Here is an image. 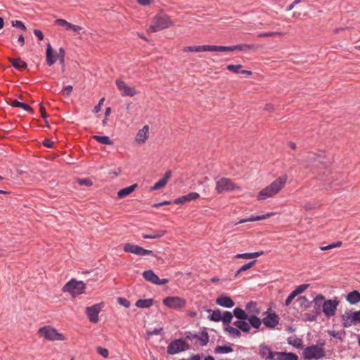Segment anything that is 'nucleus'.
I'll list each match as a JSON object with an SVG mask.
<instances>
[{"label":"nucleus","mask_w":360,"mask_h":360,"mask_svg":"<svg viewBox=\"0 0 360 360\" xmlns=\"http://www.w3.org/2000/svg\"><path fill=\"white\" fill-rule=\"evenodd\" d=\"M84 289L85 284L82 281L75 280L69 281L63 288L64 291L70 292L74 297L82 294Z\"/></svg>","instance_id":"obj_7"},{"label":"nucleus","mask_w":360,"mask_h":360,"mask_svg":"<svg viewBox=\"0 0 360 360\" xmlns=\"http://www.w3.org/2000/svg\"><path fill=\"white\" fill-rule=\"evenodd\" d=\"M288 177L283 175L274 180L270 185L263 188L257 195V200H264L269 198H273L278 194L285 186Z\"/></svg>","instance_id":"obj_1"},{"label":"nucleus","mask_w":360,"mask_h":360,"mask_svg":"<svg viewBox=\"0 0 360 360\" xmlns=\"http://www.w3.org/2000/svg\"><path fill=\"white\" fill-rule=\"evenodd\" d=\"M34 34H35V36L39 39V40H43L44 39V34L42 33V32L39 30H34Z\"/></svg>","instance_id":"obj_62"},{"label":"nucleus","mask_w":360,"mask_h":360,"mask_svg":"<svg viewBox=\"0 0 360 360\" xmlns=\"http://www.w3.org/2000/svg\"><path fill=\"white\" fill-rule=\"evenodd\" d=\"M249 321V324H250L255 328H259L261 326L262 321L257 318L255 314L248 316V319Z\"/></svg>","instance_id":"obj_32"},{"label":"nucleus","mask_w":360,"mask_h":360,"mask_svg":"<svg viewBox=\"0 0 360 360\" xmlns=\"http://www.w3.org/2000/svg\"><path fill=\"white\" fill-rule=\"evenodd\" d=\"M241 68V65H229L226 68L229 71L237 73Z\"/></svg>","instance_id":"obj_52"},{"label":"nucleus","mask_w":360,"mask_h":360,"mask_svg":"<svg viewBox=\"0 0 360 360\" xmlns=\"http://www.w3.org/2000/svg\"><path fill=\"white\" fill-rule=\"evenodd\" d=\"M195 338L202 346L206 345L209 342V335L207 332H202L199 335H195Z\"/></svg>","instance_id":"obj_35"},{"label":"nucleus","mask_w":360,"mask_h":360,"mask_svg":"<svg viewBox=\"0 0 360 360\" xmlns=\"http://www.w3.org/2000/svg\"><path fill=\"white\" fill-rule=\"evenodd\" d=\"M162 303L168 308L181 310L185 307L186 300L184 298L178 296H169L163 299Z\"/></svg>","instance_id":"obj_5"},{"label":"nucleus","mask_w":360,"mask_h":360,"mask_svg":"<svg viewBox=\"0 0 360 360\" xmlns=\"http://www.w3.org/2000/svg\"><path fill=\"white\" fill-rule=\"evenodd\" d=\"M185 197L186 198V201L190 202L191 200H195L198 199L200 197V195L196 192H191L186 195Z\"/></svg>","instance_id":"obj_45"},{"label":"nucleus","mask_w":360,"mask_h":360,"mask_svg":"<svg viewBox=\"0 0 360 360\" xmlns=\"http://www.w3.org/2000/svg\"><path fill=\"white\" fill-rule=\"evenodd\" d=\"M288 342V344L292 345L296 347H300L301 346V340L297 338H289Z\"/></svg>","instance_id":"obj_47"},{"label":"nucleus","mask_w":360,"mask_h":360,"mask_svg":"<svg viewBox=\"0 0 360 360\" xmlns=\"http://www.w3.org/2000/svg\"><path fill=\"white\" fill-rule=\"evenodd\" d=\"M214 352L216 353H220V354H227L233 352V349L230 346H217L215 347Z\"/></svg>","instance_id":"obj_37"},{"label":"nucleus","mask_w":360,"mask_h":360,"mask_svg":"<svg viewBox=\"0 0 360 360\" xmlns=\"http://www.w3.org/2000/svg\"><path fill=\"white\" fill-rule=\"evenodd\" d=\"M149 136V127L145 125L136 134L135 141L136 143L141 144L146 141Z\"/></svg>","instance_id":"obj_18"},{"label":"nucleus","mask_w":360,"mask_h":360,"mask_svg":"<svg viewBox=\"0 0 360 360\" xmlns=\"http://www.w3.org/2000/svg\"><path fill=\"white\" fill-rule=\"evenodd\" d=\"M318 158H320V156H316L315 154H313V153H309L308 155V156L307 157V163H306V166L307 167H309L310 166V162H313V161H316V159Z\"/></svg>","instance_id":"obj_49"},{"label":"nucleus","mask_w":360,"mask_h":360,"mask_svg":"<svg viewBox=\"0 0 360 360\" xmlns=\"http://www.w3.org/2000/svg\"><path fill=\"white\" fill-rule=\"evenodd\" d=\"M38 335L49 341H65L67 338L51 326H45L38 330Z\"/></svg>","instance_id":"obj_3"},{"label":"nucleus","mask_w":360,"mask_h":360,"mask_svg":"<svg viewBox=\"0 0 360 360\" xmlns=\"http://www.w3.org/2000/svg\"><path fill=\"white\" fill-rule=\"evenodd\" d=\"M274 357L275 360H298V356L291 352H277Z\"/></svg>","instance_id":"obj_20"},{"label":"nucleus","mask_w":360,"mask_h":360,"mask_svg":"<svg viewBox=\"0 0 360 360\" xmlns=\"http://www.w3.org/2000/svg\"><path fill=\"white\" fill-rule=\"evenodd\" d=\"M184 52H202V51H219L218 46L213 45H202L186 46L183 49Z\"/></svg>","instance_id":"obj_12"},{"label":"nucleus","mask_w":360,"mask_h":360,"mask_svg":"<svg viewBox=\"0 0 360 360\" xmlns=\"http://www.w3.org/2000/svg\"><path fill=\"white\" fill-rule=\"evenodd\" d=\"M187 201H186V198L185 195L178 198L175 199L174 201V202L176 205L184 204Z\"/></svg>","instance_id":"obj_59"},{"label":"nucleus","mask_w":360,"mask_h":360,"mask_svg":"<svg viewBox=\"0 0 360 360\" xmlns=\"http://www.w3.org/2000/svg\"><path fill=\"white\" fill-rule=\"evenodd\" d=\"M216 303L221 307L231 308L234 306V302L229 296L219 297L216 300Z\"/></svg>","instance_id":"obj_21"},{"label":"nucleus","mask_w":360,"mask_h":360,"mask_svg":"<svg viewBox=\"0 0 360 360\" xmlns=\"http://www.w3.org/2000/svg\"><path fill=\"white\" fill-rule=\"evenodd\" d=\"M105 101V98H102L100 101H99V103H98L97 105H96L94 108V112H98L99 111H101V106L103 103Z\"/></svg>","instance_id":"obj_57"},{"label":"nucleus","mask_w":360,"mask_h":360,"mask_svg":"<svg viewBox=\"0 0 360 360\" xmlns=\"http://www.w3.org/2000/svg\"><path fill=\"white\" fill-rule=\"evenodd\" d=\"M238 188L239 187L237 186L236 184H235L230 179L226 177H221L216 181L215 190L217 193L229 192Z\"/></svg>","instance_id":"obj_6"},{"label":"nucleus","mask_w":360,"mask_h":360,"mask_svg":"<svg viewBox=\"0 0 360 360\" xmlns=\"http://www.w3.org/2000/svg\"><path fill=\"white\" fill-rule=\"evenodd\" d=\"M143 277L145 280L153 284H157V283L159 282V277L152 270L143 271Z\"/></svg>","instance_id":"obj_22"},{"label":"nucleus","mask_w":360,"mask_h":360,"mask_svg":"<svg viewBox=\"0 0 360 360\" xmlns=\"http://www.w3.org/2000/svg\"><path fill=\"white\" fill-rule=\"evenodd\" d=\"M255 263H256V261H252L248 264H244L237 271L235 276H237L239 274H240L243 271L250 269L252 266H253L255 265Z\"/></svg>","instance_id":"obj_40"},{"label":"nucleus","mask_w":360,"mask_h":360,"mask_svg":"<svg viewBox=\"0 0 360 360\" xmlns=\"http://www.w3.org/2000/svg\"><path fill=\"white\" fill-rule=\"evenodd\" d=\"M188 349L186 342L181 340H175L172 341L167 347V353L169 354H175L185 351Z\"/></svg>","instance_id":"obj_9"},{"label":"nucleus","mask_w":360,"mask_h":360,"mask_svg":"<svg viewBox=\"0 0 360 360\" xmlns=\"http://www.w3.org/2000/svg\"><path fill=\"white\" fill-rule=\"evenodd\" d=\"M167 183L162 179L156 182L153 186L150 188V191H156L162 188L165 186Z\"/></svg>","instance_id":"obj_42"},{"label":"nucleus","mask_w":360,"mask_h":360,"mask_svg":"<svg viewBox=\"0 0 360 360\" xmlns=\"http://www.w3.org/2000/svg\"><path fill=\"white\" fill-rule=\"evenodd\" d=\"M22 102H20L15 99H11L9 104L13 107L20 108Z\"/></svg>","instance_id":"obj_61"},{"label":"nucleus","mask_w":360,"mask_h":360,"mask_svg":"<svg viewBox=\"0 0 360 360\" xmlns=\"http://www.w3.org/2000/svg\"><path fill=\"white\" fill-rule=\"evenodd\" d=\"M225 331L227 332L231 336L234 338H239L241 334L238 329L231 326H227L225 328Z\"/></svg>","instance_id":"obj_36"},{"label":"nucleus","mask_w":360,"mask_h":360,"mask_svg":"<svg viewBox=\"0 0 360 360\" xmlns=\"http://www.w3.org/2000/svg\"><path fill=\"white\" fill-rule=\"evenodd\" d=\"M187 201H186V198L185 195L178 198L175 199L174 201V202L176 205L184 204Z\"/></svg>","instance_id":"obj_58"},{"label":"nucleus","mask_w":360,"mask_h":360,"mask_svg":"<svg viewBox=\"0 0 360 360\" xmlns=\"http://www.w3.org/2000/svg\"><path fill=\"white\" fill-rule=\"evenodd\" d=\"M341 245H342V242L338 241L337 243H331L326 246H321V247H320V250L322 251L328 250L333 249L334 248L340 247Z\"/></svg>","instance_id":"obj_43"},{"label":"nucleus","mask_w":360,"mask_h":360,"mask_svg":"<svg viewBox=\"0 0 360 360\" xmlns=\"http://www.w3.org/2000/svg\"><path fill=\"white\" fill-rule=\"evenodd\" d=\"M166 233L164 230L152 231L150 233H143L142 237L144 239H155L162 237Z\"/></svg>","instance_id":"obj_24"},{"label":"nucleus","mask_w":360,"mask_h":360,"mask_svg":"<svg viewBox=\"0 0 360 360\" xmlns=\"http://www.w3.org/2000/svg\"><path fill=\"white\" fill-rule=\"evenodd\" d=\"M55 25L60 26L63 27L65 30L71 31L75 34H79L80 32L82 30V27L72 24L64 19H57L55 21Z\"/></svg>","instance_id":"obj_13"},{"label":"nucleus","mask_w":360,"mask_h":360,"mask_svg":"<svg viewBox=\"0 0 360 360\" xmlns=\"http://www.w3.org/2000/svg\"><path fill=\"white\" fill-rule=\"evenodd\" d=\"M264 254L263 251L256 252H251V253H243V254H238L236 255V258L238 259H255L257 258Z\"/></svg>","instance_id":"obj_28"},{"label":"nucleus","mask_w":360,"mask_h":360,"mask_svg":"<svg viewBox=\"0 0 360 360\" xmlns=\"http://www.w3.org/2000/svg\"><path fill=\"white\" fill-rule=\"evenodd\" d=\"M12 25L13 27H18V28H20L22 29V30L25 31L26 30V27L24 25V24L20 21V20H15V21H12Z\"/></svg>","instance_id":"obj_54"},{"label":"nucleus","mask_w":360,"mask_h":360,"mask_svg":"<svg viewBox=\"0 0 360 360\" xmlns=\"http://www.w3.org/2000/svg\"><path fill=\"white\" fill-rule=\"evenodd\" d=\"M93 139L100 143L105 145H112L113 143L112 141H111L110 139L107 136L95 135L93 136Z\"/></svg>","instance_id":"obj_34"},{"label":"nucleus","mask_w":360,"mask_h":360,"mask_svg":"<svg viewBox=\"0 0 360 360\" xmlns=\"http://www.w3.org/2000/svg\"><path fill=\"white\" fill-rule=\"evenodd\" d=\"M233 315L239 320H247L248 318V314H246L244 310L238 307L234 309Z\"/></svg>","instance_id":"obj_33"},{"label":"nucleus","mask_w":360,"mask_h":360,"mask_svg":"<svg viewBox=\"0 0 360 360\" xmlns=\"http://www.w3.org/2000/svg\"><path fill=\"white\" fill-rule=\"evenodd\" d=\"M115 84L122 96L132 97L138 94V91L134 88L129 86L122 79H117Z\"/></svg>","instance_id":"obj_11"},{"label":"nucleus","mask_w":360,"mask_h":360,"mask_svg":"<svg viewBox=\"0 0 360 360\" xmlns=\"http://www.w3.org/2000/svg\"><path fill=\"white\" fill-rule=\"evenodd\" d=\"M219 51H243L251 49V46L248 44H240L231 46H218Z\"/></svg>","instance_id":"obj_19"},{"label":"nucleus","mask_w":360,"mask_h":360,"mask_svg":"<svg viewBox=\"0 0 360 360\" xmlns=\"http://www.w3.org/2000/svg\"><path fill=\"white\" fill-rule=\"evenodd\" d=\"M46 60L49 66H51L56 61V57L53 56V51L50 44H47Z\"/></svg>","instance_id":"obj_23"},{"label":"nucleus","mask_w":360,"mask_h":360,"mask_svg":"<svg viewBox=\"0 0 360 360\" xmlns=\"http://www.w3.org/2000/svg\"><path fill=\"white\" fill-rule=\"evenodd\" d=\"M338 302L335 300H327L325 301L323 304V311L326 316H332L335 314Z\"/></svg>","instance_id":"obj_15"},{"label":"nucleus","mask_w":360,"mask_h":360,"mask_svg":"<svg viewBox=\"0 0 360 360\" xmlns=\"http://www.w3.org/2000/svg\"><path fill=\"white\" fill-rule=\"evenodd\" d=\"M297 301L300 306H303L305 308L309 307V300L304 296L299 297Z\"/></svg>","instance_id":"obj_46"},{"label":"nucleus","mask_w":360,"mask_h":360,"mask_svg":"<svg viewBox=\"0 0 360 360\" xmlns=\"http://www.w3.org/2000/svg\"><path fill=\"white\" fill-rule=\"evenodd\" d=\"M234 326L240 329L243 332H249L250 330V324L245 321V320H238L234 322Z\"/></svg>","instance_id":"obj_30"},{"label":"nucleus","mask_w":360,"mask_h":360,"mask_svg":"<svg viewBox=\"0 0 360 360\" xmlns=\"http://www.w3.org/2000/svg\"><path fill=\"white\" fill-rule=\"evenodd\" d=\"M222 314L219 309L214 310L209 316L210 319L213 321L219 322L221 321Z\"/></svg>","instance_id":"obj_39"},{"label":"nucleus","mask_w":360,"mask_h":360,"mask_svg":"<svg viewBox=\"0 0 360 360\" xmlns=\"http://www.w3.org/2000/svg\"><path fill=\"white\" fill-rule=\"evenodd\" d=\"M283 35L282 32H264L261 33L258 35L259 37H274V36H281Z\"/></svg>","instance_id":"obj_44"},{"label":"nucleus","mask_w":360,"mask_h":360,"mask_svg":"<svg viewBox=\"0 0 360 360\" xmlns=\"http://www.w3.org/2000/svg\"><path fill=\"white\" fill-rule=\"evenodd\" d=\"M117 302L126 308H129L130 307V302L124 297H118Z\"/></svg>","instance_id":"obj_50"},{"label":"nucleus","mask_w":360,"mask_h":360,"mask_svg":"<svg viewBox=\"0 0 360 360\" xmlns=\"http://www.w3.org/2000/svg\"><path fill=\"white\" fill-rule=\"evenodd\" d=\"M78 182L82 186H90L92 185V181L89 179H79Z\"/></svg>","instance_id":"obj_56"},{"label":"nucleus","mask_w":360,"mask_h":360,"mask_svg":"<svg viewBox=\"0 0 360 360\" xmlns=\"http://www.w3.org/2000/svg\"><path fill=\"white\" fill-rule=\"evenodd\" d=\"M297 296L296 293L292 291L287 297L285 300V306L290 305V304L292 302V301L295 299V297Z\"/></svg>","instance_id":"obj_53"},{"label":"nucleus","mask_w":360,"mask_h":360,"mask_svg":"<svg viewBox=\"0 0 360 360\" xmlns=\"http://www.w3.org/2000/svg\"><path fill=\"white\" fill-rule=\"evenodd\" d=\"M137 188V184H133L130 186L124 188L121 190H120L117 193V196L119 198H124L126 196L131 194L134 190Z\"/></svg>","instance_id":"obj_26"},{"label":"nucleus","mask_w":360,"mask_h":360,"mask_svg":"<svg viewBox=\"0 0 360 360\" xmlns=\"http://www.w3.org/2000/svg\"><path fill=\"white\" fill-rule=\"evenodd\" d=\"M232 319H233V315L231 312L224 311V314H222L221 321L224 323H229L231 322Z\"/></svg>","instance_id":"obj_41"},{"label":"nucleus","mask_w":360,"mask_h":360,"mask_svg":"<svg viewBox=\"0 0 360 360\" xmlns=\"http://www.w3.org/2000/svg\"><path fill=\"white\" fill-rule=\"evenodd\" d=\"M101 304H96L91 307H86V315L91 322L97 323L98 321V314L101 310Z\"/></svg>","instance_id":"obj_14"},{"label":"nucleus","mask_w":360,"mask_h":360,"mask_svg":"<svg viewBox=\"0 0 360 360\" xmlns=\"http://www.w3.org/2000/svg\"><path fill=\"white\" fill-rule=\"evenodd\" d=\"M279 317L275 313H269L266 316L263 318V323L269 328H274L279 322Z\"/></svg>","instance_id":"obj_16"},{"label":"nucleus","mask_w":360,"mask_h":360,"mask_svg":"<svg viewBox=\"0 0 360 360\" xmlns=\"http://www.w3.org/2000/svg\"><path fill=\"white\" fill-rule=\"evenodd\" d=\"M153 304L152 299L139 300L136 302V306L139 308H148Z\"/></svg>","instance_id":"obj_31"},{"label":"nucleus","mask_w":360,"mask_h":360,"mask_svg":"<svg viewBox=\"0 0 360 360\" xmlns=\"http://www.w3.org/2000/svg\"><path fill=\"white\" fill-rule=\"evenodd\" d=\"M343 325L345 327H349L356 325L360 321V311L352 312L346 311L342 315Z\"/></svg>","instance_id":"obj_8"},{"label":"nucleus","mask_w":360,"mask_h":360,"mask_svg":"<svg viewBox=\"0 0 360 360\" xmlns=\"http://www.w3.org/2000/svg\"><path fill=\"white\" fill-rule=\"evenodd\" d=\"M277 352H272L271 349L262 344L259 345V354L262 358L268 359V360H275L274 355L276 354Z\"/></svg>","instance_id":"obj_17"},{"label":"nucleus","mask_w":360,"mask_h":360,"mask_svg":"<svg viewBox=\"0 0 360 360\" xmlns=\"http://www.w3.org/2000/svg\"><path fill=\"white\" fill-rule=\"evenodd\" d=\"M137 2L140 5L146 6L150 5L153 2V0H137Z\"/></svg>","instance_id":"obj_60"},{"label":"nucleus","mask_w":360,"mask_h":360,"mask_svg":"<svg viewBox=\"0 0 360 360\" xmlns=\"http://www.w3.org/2000/svg\"><path fill=\"white\" fill-rule=\"evenodd\" d=\"M172 25H173V22L170 20L169 17L167 14L161 12L153 18L147 32H157L168 28Z\"/></svg>","instance_id":"obj_2"},{"label":"nucleus","mask_w":360,"mask_h":360,"mask_svg":"<svg viewBox=\"0 0 360 360\" xmlns=\"http://www.w3.org/2000/svg\"><path fill=\"white\" fill-rule=\"evenodd\" d=\"M309 287L308 284H303L297 286L293 291L296 293L297 295L305 291Z\"/></svg>","instance_id":"obj_48"},{"label":"nucleus","mask_w":360,"mask_h":360,"mask_svg":"<svg viewBox=\"0 0 360 360\" xmlns=\"http://www.w3.org/2000/svg\"><path fill=\"white\" fill-rule=\"evenodd\" d=\"M21 108L24 109L25 110L27 111V112H33V110L32 108L29 106L28 105L24 103H21V105H20V107Z\"/></svg>","instance_id":"obj_63"},{"label":"nucleus","mask_w":360,"mask_h":360,"mask_svg":"<svg viewBox=\"0 0 360 360\" xmlns=\"http://www.w3.org/2000/svg\"><path fill=\"white\" fill-rule=\"evenodd\" d=\"M9 60L12 65L19 70H25L27 68V63L20 58H10Z\"/></svg>","instance_id":"obj_29"},{"label":"nucleus","mask_w":360,"mask_h":360,"mask_svg":"<svg viewBox=\"0 0 360 360\" xmlns=\"http://www.w3.org/2000/svg\"><path fill=\"white\" fill-rule=\"evenodd\" d=\"M98 353L104 358H107L109 355L108 350L101 347H98L96 349Z\"/></svg>","instance_id":"obj_51"},{"label":"nucleus","mask_w":360,"mask_h":360,"mask_svg":"<svg viewBox=\"0 0 360 360\" xmlns=\"http://www.w3.org/2000/svg\"><path fill=\"white\" fill-rule=\"evenodd\" d=\"M43 144H44V146H46L47 148H51L53 146V142L52 141H51V140L45 139L43 141Z\"/></svg>","instance_id":"obj_64"},{"label":"nucleus","mask_w":360,"mask_h":360,"mask_svg":"<svg viewBox=\"0 0 360 360\" xmlns=\"http://www.w3.org/2000/svg\"><path fill=\"white\" fill-rule=\"evenodd\" d=\"M123 250L127 252L133 253L139 256L153 255V251L144 249L139 245L132 243H126L123 247Z\"/></svg>","instance_id":"obj_10"},{"label":"nucleus","mask_w":360,"mask_h":360,"mask_svg":"<svg viewBox=\"0 0 360 360\" xmlns=\"http://www.w3.org/2000/svg\"><path fill=\"white\" fill-rule=\"evenodd\" d=\"M72 91V86L71 85L66 86L63 88L62 92L65 96H69Z\"/></svg>","instance_id":"obj_55"},{"label":"nucleus","mask_w":360,"mask_h":360,"mask_svg":"<svg viewBox=\"0 0 360 360\" xmlns=\"http://www.w3.org/2000/svg\"><path fill=\"white\" fill-rule=\"evenodd\" d=\"M347 301L352 304L360 301V292L358 290H353L347 295Z\"/></svg>","instance_id":"obj_27"},{"label":"nucleus","mask_w":360,"mask_h":360,"mask_svg":"<svg viewBox=\"0 0 360 360\" xmlns=\"http://www.w3.org/2000/svg\"><path fill=\"white\" fill-rule=\"evenodd\" d=\"M275 214L274 212H269L266 214L256 216V217H251L250 218L242 219L239 221L240 224L249 222V221H259L263 219H266L272 216H274Z\"/></svg>","instance_id":"obj_25"},{"label":"nucleus","mask_w":360,"mask_h":360,"mask_svg":"<svg viewBox=\"0 0 360 360\" xmlns=\"http://www.w3.org/2000/svg\"><path fill=\"white\" fill-rule=\"evenodd\" d=\"M303 356L307 359H320L326 355V352L321 345H315L305 348L303 350Z\"/></svg>","instance_id":"obj_4"},{"label":"nucleus","mask_w":360,"mask_h":360,"mask_svg":"<svg viewBox=\"0 0 360 360\" xmlns=\"http://www.w3.org/2000/svg\"><path fill=\"white\" fill-rule=\"evenodd\" d=\"M246 309L248 311V313H252L253 314H258L259 313V310L257 307V304L253 302L247 304Z\"/></svg>","instance_id":"obj_38"}]
</instances>
